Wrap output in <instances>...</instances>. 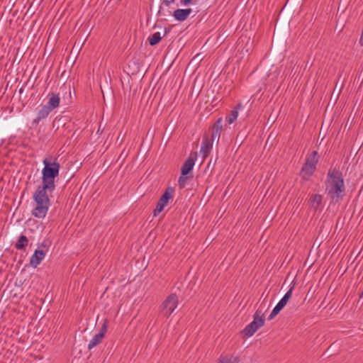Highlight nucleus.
<instances>
[{
    "mask_svg": "<svg viewBox=\"0 0 363 363\" xmlns=\"http://www.w3.org/2000/svg\"><path fill=\"white\" fill-rule=\"evenodd\" d=\"M242 108V105L241 104H238L230 113L226 116L225 121L228 124L233 123L238 118L239 111Z\"/></svg>",
    "mask_w": 363,
    "mask_h": 363,
    "instance_id": "nucleus-13",
    "label": "nucleus"
},
{
    "mask_svg": "<svg viewBox=\"0 0 363 363\" xmlns=\"http://www.w3.org/2000/svg\"><path fill=\"white\" fill-rule=\"evenodd\" d=\"M52 111L47 107L45 105L41 107V108L38 112V116L36 118H35L33 121L35 124H38V123L43 120L46 118L48 115Z\"/></svg>",
    "mask_w": 363,
    "mask_h": 363,
    "instance_id": "nucleus-16",
    "label": "nucleus"
},
{
    "mask_svg": "<svg viewBox=\"0 0 363 363\" xmlns=\"http://www.w3.org/2000/svg\"><path fill=\"white\" fill-rule=\"evenodd\" d=\"M240 358L238 356L231 354H221L218 359V363H239Z\"/></svg>",
    "mask_w": 363,
    "mask_h": 363,
    "instance_id": "nucleus-15",
    "label": "nucleus"
},
{
    "mask_svg": "<svg viewBox=\"0 0 363 363\" xmlns=\"http://www.w3.org/2000/svg\"><path fill=\"white\" fill-rule=\"evenodd\" d=\"M104 337H102V335L101 334H96L91 340L89 341L87 348L90 350L93 349L94 347H96L99 344H100Z\"/></svg>",
    "mask_w": 363,
    "mask_h": 363,
    "instance_id": "nucleus-18",
    "label": "nucleus"
},
{
    "mask_svg": "<svg viewBox=\"0 0 363 363\" xmlns=\"http://www.w3.org/2000/svg\"><path fill=\"white\" fill-rule=\"evenodd\" d=\"M108 325V321L107 319H105L98 334L102 335V337H104L106 333L107 332Z\"/></svg>",
    "mask_w": 363,
    "mask_h": 363,
    "instance_id": "nucleus-21",
    "label": "nucleus"
},
{
    "mask_svg": "<svg viewBox=\"0 0 363 363\" xmlns=\"http://www.w3.org/2000/svg\"><path fill=\"white\" fill-rule=\"evenodd\" d=\"M193 0H181L180 3L182 6H188L191 4Z\"/></svg>",
    "mask_w": 363,
    "mask_h": 363,
    "instance_id": "nucleus-26",
    "label": "nucleus"
},
{
    "mask_svg": "<svg viewBox=\"0 0 363 363\" xmlns=\"http://www.w3.org/2000/svg\"><path fill=\"white\" fill-rule=\"evenodd\" d=\"M170 31V28H164V33L163 34V37L165 36Z\"/></svg>",
    "mask_w": 363,
    "mask_h": 363,
    "instance_id": "nucleus-27",
    "label": "nucleus"
},
{
    "mask_svg": "<svg viewBox=\"0 0 363 363\" xmlns=\"http://www.w3.org/2000/svg\"><path fill=\"white\" fill-rule=\"evenodd\" d=\"M191 13L192 9L190 8L177 9L174 11L172 16L175 20L182 22L186 20Z\"/></svg>",
    "mask_w": 363,
    "mask_h": 363,
    "instance_id": "nucleus-9",
    "label": "nucleus"
},
{
    "mask_svg": "<svg viewBox=\"0 0 363 363\" xmlns=\"http://www.w3.org/2000/svg\"><path fill=\"white\" fill-rule=\"evenodd\" d=\"M60 102V97L58 94L50 93L48 94V101L45 106L52 111L59 106Z\"/></svg>",
    "mask_w": 363,
    "mask_h": 363,
    "instance_id": "nucleus-12",
    "label": "nucleus"
},
{
    "mask_svg": "<svg viewBox=\"0 0 363 363\" xmlns=\"http://www.w3.org/2000/svg\"><path fill=\"white\" fill-rule=\"evenodd\" d=\"M322 202V196L320 194H313L309 199L308 203L311 208L316 210Z\"/></svg>",
    "mask_w": 363,
    "mask_h": 363,
    "instance_id": "nucleus-17",
    "label": "nucleus"
},
{
    "mask_svg": "<svg viewBox=\"0 0 363 363\" xmlns=\"http://www.w3.org/2000/svg\"><path fill=\"white\" fill-rule=\"evenodd\" d=\"M264 316L262 311L257 310L253 315V320L245 326L242 333L246 337L252 336L259 328L264 325Z\"/></svg>",
    "mask_w": 363,
    "mask_h": 363,
    "instance_id": "nucleus-4",
    "label": "nucleus"
},
{
    "mask_svg": "<svg viewBox=\"0 0 363 363\" xmlns=\"http://www.w3.org/2000/svg\"><path fill=\"white\" fill-rule=\"evenodd\" d=\"M162 36L161 35L160 32H156L153 33L151 36L148 38V41L150 45L153 46L159 43V42L162 40Z\"/></svg>",
    "mask_w": 363,
    "mask_h": 363,
    "instance_id": "nucleus-20",
    "label": "nucleus"
},
{
    "mask_svg": "<svg viewBox=\"0 0 363 363\" xmlns=\"http://www.w3.org/2000/svg\"><path fill=\"white\" fill-rule=\"evenodd\" d=\"M294 286H291L290 289L285 294L283 298L278 302L276 306L274 308L270 315L268 317V320H272L285 307L291 296Z\"/></svg>",
    "mask_w": 363,
    "mask_h": 363,
    "instance_id": "nucleus-8",
    "label": "nucleus"
},
{
    "mask_svg": "<svg viewBox=\"0 0 363 363\" xmlns=\"http://www.w3.org/2000/svg\"><path fill=\"white\" fill-rule=\"evenodd\" d=\"M48 191V189L38 186L33 194L35 206L32 210V215L37 218H44L49 210L50 202Z\"/></svg>",
    "mask_w": 363,
    "mask_h": 363,
    "instance_id": "nucleus-2",
    "label": "nucleus"
},
{
    "mask_svg": "<svg viewBox=\"0 0 363 363\" xmlns=\"http://www.w3.org/2000/svg\"><path fill=\"white\" fill-rule=\"evenodd\" d=\"M179 304V298L176 294L168 296L160 306V314L165 317H169Z\"/></svg>",
    "mask_w": 363,
    "mask_h": 363,
    "instance_id": "nucleus-5",
    "label": "nucleus"
},
{
    "mask_svg": "<svg viewBox=\"0 0 363 363\" xmlns=\"http://www.w3.org/2000/svg\"><path fill=\"white\" fill-rule=\"evenodd\" d=\"M186 180L187 177L186 176H183L182 174V176L179 177L178 183L180 188H184L185 186Z\"/></svg>",
    "mask_w": 363,
    "mask_h": 363,
    "instance_id": "nucleus-23",
    "label": "nucleus"
},
{
    "mask_svg": "<svg viewBox=\"0 0 363 363\" xmlns=\"http://www.w3.org/2000/svg\"><path fill=\"white\" fill-rule=\"evenodd\" d=\"M28 240L26 236L22 235L19 237L18 241L15 244V247L17 250H23L28 245Z\"/></svg>",
    "mask_w": 363,
    "mask_h": 363,
    "instance_id": "nucleus-19",
    "label": "nucleus"
},
{
    "mask_svg": "<svg viewBox=\"0 0 363 363\" xmlns=\"http://www.w3.org/2000/svg\"><path fill=\"white\" fill-rule=\"evenodd\" d=\"M174 194V189L171 186L167 187L164 194L160 198L156 208L153 211V216H158L164 208L168 205L170 200H172Z\"/></svg>",
    "mask_w": 363,
    "mask_h": 363,
    "instance_id": "nucleus-7",
    "label": "nucleus"
},
{
    "mask_svg": "<svg viewBox=\"0 0 363 363\" xmlns=\"http://www.w3.org/2000/svg\"><path fill=\"white\" fill-rule=\"evenodd\" d=\"M316 155L317 152L314 151L312 155L307 158L305 164H303L301 172V175L303 179H308V178L314 173L318 162Z\"/></svg>",
    "mask_w": 363,
    "mask_h": 363,
    "instance_id": "nucleus-6",
    "label": "nucleus"
},
{
    "mask_svg": "<svg viewBox=\"0 0 363 363\" xmlns=\"http://www.w3.org/2000/svg\"><path fill=\"white\" fill-rule=\"evenodd\" d=\"M220 136V131L213 130V133L211 135V138H209V140H212V142L213 143V141L216 139H217V141L218 142Z\"/></svg>",
    "mask_w": 363,
    "mask_h": 363,
    "instance_id": "nucleus-24",
    "label": "nucleus"
},
{
    "mask_svg": "<svg viewBox=\"0 0 363 363\" xmlns=\"http://www.w3.org/2000/svg\"><path fill=\"white\" fill-rule=\"evenodd\" d=\"M223 128V119L219 118L213 125V130L221 131Z\"/></svg>",
    "mask_w": 363,
    "mask_h": 363,
    "instance_id": "nucleus-22",
    "label": "nucleus"
},
{
    "mask_svg": "<svg viewBox=\"0 0 363 363\" xmlns=\"http://www.w3.org/2000/svg\"><path fill=\"white\" fill-rule=\"evenodd\" d=\"M213 143L212 140H209L208 138H204L203 139L200 152L202 155L203 160L210 155L213 147Z\"/></svg>",
    "mask_w": 363,
    "mask_h": 363,
    "instance_id": "nucleus-10",
    "label": "nucleus"
},
{
    "mask_svg": "<svg viewBox=\"0 0 363 363\" xmlns=\"http://www.w3.org/2000/svg\"><path fill=\"white\" fill-rule=\"evenodd\" d=\"M175 0H163L162 4L166 6H169L172 4L174 3Z\"/></svg>",
    "mask_w": 363,
    "mask_h": 363,
    "instance_id": "nucleus-25",
    "label": "nucleus"
},
{
    "mask_svg": "<svg viewBox=\"0 0 363 363\" xmlns=\"http://www.w3.org/2000/svg\"><path fill=\"white\" fill-rule=\"evenodd\" d=\"M44 167L42 170L43 184L40 187L52 192L55 189V179L58 177L60 165L57 162H50L48 159L43 160Z\"/></svg>",
    "mask_w": 363,
    "mask_h": 363,
    "instance_id": "nucleus-3",
    "label": "nucleus"
},
{
    "mask_svg": "<svg viewBox=\"0 0 363 363\" xmlns=\"http://www.w3.org/2000/svg\"><path fill=\"white\" fill-rule=\"evenodd\" d=\"M45 252L43 250H36L30 257V264L33 267H37L44 259Z\"/></svg>",
    "mask_w": 363,
    "mask_h": 363,
    "instance_id": "nucleus-11",
    "label": "nucleus"
},
{
    "mask_svg": "<svg viewBox=\"0 0 363 363\" xmlns=\"http://www.w3.org/2000/svg\"><path fill=\"white\" fill-rule=\"evenodd\" d=\"M194 164L195 160L192 157H189L182 166V174L183 176H186L193 169Z\"/></svg>",
    "mask_w": 363,
    "mask_h": 363,
    "instance_id": "nucleus-14",
    "label": "nucleus"
},
{
    "mask_svg": "<svg viewBox=\"0 0 363 363\" xmlns=\"http://www.w3.org/2000/svg\"><path fill=\"white\" fill-rule=\"evenodd\" d=\"M325 192L329 199L338 202L345 195V184L342 172L337 169L330 170L328 174Z\"/></svg>",
    "mask_w": 363,
    "mask_h": 363,
    "instance_id": "nucleus-1",
    "label": "nucleus"
}]
</instances>
